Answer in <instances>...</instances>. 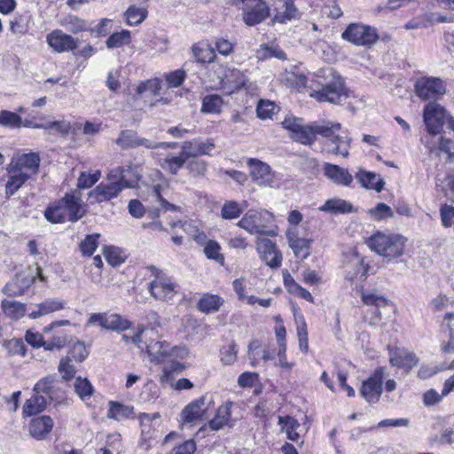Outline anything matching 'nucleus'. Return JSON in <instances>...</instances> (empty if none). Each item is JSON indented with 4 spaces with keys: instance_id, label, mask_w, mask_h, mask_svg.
<instances>
[{
    "instance_id": "nucleus-1",
    "label": "nucleus",
    "mask_w": 454,
    "mask_h": 454,
    "mask_svg": "<svg viewBox=\"0 0 454 454\" xmlns=\"http://www.w3.org/2000/svg\"><path fill=\"white\" fill-rule=\"evenodd\" d=\"M40 165L39 153L29 152L14 154L5 167L7 177L4 184L5 197L11 198L29 180L37 176Z\"/></svg>"
},
{
    "instance_id": "nucleus-2",
    "label": "nucleus",
    "mask_w": 454,
    "mask_h": 454,
    "mask_svg": "<svg viewBox=\"0 0 454 454\" xmlns=\"http://www.w3.org/2000/svg\"><path fill=\"white\" fill-rule=\"evenodd\" d=\"M88 213V206L76 192H68L63 197L51 201L43 211L44 218L52 224L76 223Z\"/></svg>"
},
{
    "instance_id": "nucleus-3",
    "label": "nucleus",
    "mask_w": 454,
    "mask_h": 454,
    "mask_svg": "<svg viewBox=\"0 0 454 454\" xmlns=\"http://www.w3.org/2000/svg\"><path fill=\"white\" fill-rule=\"evenodd\" d=\"M215 148L214 141L210 138L205 141L200 138H193L182 144L181 153L178 155H174L170 153H160L157 163L166 173L176 176L185 166L186 161L191 157L210 155Z\"/></svg>"
},
{
    "instance_id": "nucleus-4",
    "label": "nucleus",
    "mask_w": 454,
    "mask_h": 454,
    "mask_svg": "<svg viewBox=\"0 0 454 454\" xmlns=\"http://www.w3.org/2000/svg\"><path fill=\"white\" fill-rule=\"evenodd\" d=\"M317 76L323 81L317 82L320 88L313 90L310 92V97L317 102L338 105L348 98V90L343 78L333 68H323L317 72Z\"/></svg>"
},
{
    "instance_id": "nucleus-5",
    "label": "nucleus",
    "mask_w": 454,
    "mask_h": 454,
    "mask_svg": "<svg viewBox=\"0 0 454 454\" xmlns=\"http://www.w3.org/2000/svg\"><path fill=\"white\" fill-rule=\"evenodd\" d=\"M145 269V278L149 280L147 290L154 300L168 302L176 296L180 286L172 276L154 265H148Z\"/></svg>"
},
{
    "instance_id": "nucleus-6",
    "label": "nucleus",
    "mask_w": 454,
    "mask_h": 454,
    "mask_svg": "<svg viewBox=\"0 0 454 454\" xmlns=\"http://www.w3.org/2000/svg\"><path fill=\"white\" fill-rule=\"evenodd\" d=\"M407 239L396 233L377 231L366 240V245L379 255L389 258L402 256Z\"/></svg>"
},
{
    "instance_id": "nucleus-7",
    "label": "nucleus",
    "mask_w": 454,
    "mask_h": 454,
    "mask_svg": "<svg viewBox=\"0 0 454 454\" xmlns=\"http://www.w3.org/2000/svg\"><path fill=\"white\" fill-rule=\"evenodd\" d=\"M46 42L50 48L57 53L72 51L75 57L83 59L90 58L96 51L90 44L78 50V40L61 29H54L49 33L46 36Z\"/></svg>"
},
{
    "instance_id": "nucleus-8",
    "label": "nucleus",
    "mask_w": 454,
    "mask_h": 454,
    "mask_svg": "<svg viewBox=\"0 0 454 454\" xmlns=\"http://www.w3.org/2000/svg\"><path fill=\"white\" fill-rule=\"evenodd\" d=\"M315 136H321L325 138L333 137L331 142V148L329 152L336 155H341L347 158L349 154V139L344 138L340 136H335L336 132L340 131L341 124L338 121H332L329 120H321L313 121Z\"/></svg>"
},
{
    "instance_id": "nucleus-9",
    "label": "nucleus",
    "mask_w": 454,
    "mask_h": 454,
    "mask_svg": "<svg viewBox=\"0 0 454 454\" xmlns=\"http://www.w3.org/2000/svg\"><path fill=\"white\" fill-rule=\"evenodd\" d=\"M341 37L356 46L371 47L379 40V34L374 27L363 23H350L342 32Z\"/></svg>"
},
{
    "instance_id": "nucleus-10",
    "label": "nucleus",
    "mask_w": 454,
    "mask_h": 454,
    "mask_svg": "<svg viewBox=\"0 0 454 454\" xmlns=\"http://www.w3.org/2000/svg\"><path fill=\"white\" fill-rule=\"evenodd\" d=\"M414 90L421 100L435 101L447 93V84L440 77L425 75L415 81Z\"/></svg>"
},
{
    "instance_id": "nucleus-11",
    "label": "nucleus",
    "mask_w": 454,
    "mask_h": 454,
    "mask_svg": "<svg viewBox=\"0 0 454 454\" xmlns=\"http://www.w3.org/2000/svg\"><path fill=\"white\" fill-rule=\"evenodd\" d=\"M147 352L154 364H162L170 358L184 360L188 356V350L184 346H171L166 340L151 343L147 346Z\"/></svg>"
},
{
    "instance_id": "nucleus-12",
    "label": "nucleus",
    "mask_w": 454,
    "mask_h": 454,
    "mask_svg": "<svg viewBox=\"0 0 454 454\" xmlns=\"http://www.w3.org/2000/svg\"><path fill=\"white\" fill-rule=\"evenodd\" d=\"M281 124L284 129L291 131L292 138L298 143L311 145L316 141L313 121L305 125L301 118L288 117Z\"/></svg>"
},
{
    "instance_id": "nucleus-13",
    "label": "nucleus",
    "mask_w": 454,
    "mask_h": 454,
    "mask_svg": "<svg viewBox=\"0 0 454 454\" xmlns=\"http://www.w3.org/2000/svg\"><path fill=\"white\" fill-rule=\"evenodd\" d=\"M448 114V111L440 104L435 102L427 104L423 111V120L427 131L433 135L442 133Z\"/></svg>"
},
{
    "instance_id": "nucleus-14",
    "label": "nucleus",
    "mask_w": 454,
    "mask_h": 454,
    "mask_svg": "<svg viewBox=\"0 0 454 454\" xmlns=\"http://www.w3.org/2000/svg\"><path fill=\"white\" fill-rule=\"evenodd\" d=\"M385 374L383 367H378L372 375L362 383L359 393L370 403H375L382 394V383Z\"/></svg>"
},
{
    "instance_id": "nucleus-15",
    "label": "nucleus",
    "mask_w": 454,
    "mask_h": 454,
    "mask_svg": "<svg viewBox=\"0 0 454 454\" xmlns=\"http://www.w3.org/2000/svg\"><path fill=\"white\" fill-rule=\"evenodd\" d=\"M127 188V184H121L117 179L112 177L111 172L107 174L106 182L98 184L91 192V196L98 203L109 201L117 198Z\"/></svg>"
},
{
    "instance_id": "nucleus-16",
    "label": "nucleus",
    "mask_w": 454,
    "mask_h": 454,
    "mask_svg": "<svg viewBox=\"0 0 454 454\" xmlns=\"http://www.w3.org/2000/svg\"><path fill=\"white\" fill-rule=\"evenodd\" d=\"M245 74L236 68L228 69L219 82V90L225 96H231L246 86Z\"/></svg>"
},
{
    "instance_id": "nucleus-17",
    "label": "nucleus",
    "mask_w": 454,
    "mask_h": 454,
    "mask_svg": "<svg viewBox=\"0 0 454 454\" xmlns=\"http://www.w3.org/2000/svg\"><path fill=\"white\" fill-rule=\"evenodd\" d=\"M257 251L261 253L262 259L270 268H278L282 262V254L278 250L276 243L269 239H260L257 236Z\"/></svg>"
},
{
    "instance_id": "nucleus-18",
    "label": "nucleus",
    "mask_w": 454,
    "mask_h": 454,
    "mask_svg": "<svg viewBox=\"0 0 454 454\" xmlns=\"http://www.w3.org/2000/svg\"><path fill=\"white\" fill-rule=\"evenodd\" d=\"M54 427V421L49 415H41L32 419L28 424L30 435L38 441L47 438Z\"/></svg>"
},
{
    "instance_id": "nucleus-19",
    "label": "nucleus",
    "mask_w": 454,
    "mask_h": 454,
    "mask_svg": "<svg viewBox=\"0 0 454 454\" xmlns=\"http://www.w3.org/2000/svg\"><path fill=\"white\" fill-rule=\"evenodd\" d=\"M115 143L123 149L136 148L139 146H144L148 149H155L156 146L154 142L144 137H137V132L129 129L121 130Z\"/></svg>"
},
{
    "instance_id": "nucleus-20",
    "label": "nucleus",
    "mask_w": 454,
    "mask_h": 454,
    "mask_svg": "<svg viewBox=\"0 0 454 454\" xmlns=\"http://www.w3.org/2000/svg\"><path fill=\"white\" fill-rule=\"evenodd\" d=\"M110 172L114 179H117L123 185L127 184V188L135 187L141 179V175L130 164L119 166Z\"/></svg>"
},
{
    "instance_id": "nucleus-21",
    "label": "nucleus",
    "mask_w": 454,
    "mask_h": 454,
    "mask_svg": "<svg viewBox=\"0 0 454 454\" xmlns=\"http://www.w3.org/2000/svg\"><path fill=\"white\" fill-rule=\"evenodd\" d=\"M286 239L288 240V245L295 256L306 259L309 255L311 240L305 238H300L295 227L287 230Z\"/></svg>"
},
{
    "instance_id": "nucleus-22",
    "label": "nucleus",
    "mask_w": 454,
    "mask_h": 454,
    "mask_svg": "<svg viewBox=\"0 0 454 454\" xmlns=\"http://www.w3.org/2000/svg\"><path fill=\"white\" fill-rule=\"evenodd\" d=\"M324 175L336 184L350 186L353 183V176L348 169L332 163H325L323 167Z\"/></svg>"
},
{
    "instance_id": "nucleus-23",
    "label": "nucleus",
    "mask_w": 454,
    "mask_h": 454,
    "mask_svg": "<svg viewBox=\"0 0 454 454\" xmlns=\"http://www.w3.org/2000/svg\"><path fill=\"white\" fill-rule=\"evenodd\" d=\"M233 402L227 401L220 405L215 413L213 419H211L207 427L213 431H218L223 428L225 426H229L231 421V408Z\"/></svg>"
},
{
    "instance_id": "nucleus-24",
    "label": "nucleus",
    "mask_w": 454,
    "mask_h": 454,
    "mask_svg": "<svg viewBox=\"0 0 454 454\" xmlns=\"http://www.w3.org/2000/svg\"><path fill=\"white\" fill-rule=\"evenodd\" d=\"M389 363L395 367L411 371L418 364L419 358L411 351L404 348H397L391 353Z\"/></svg>"
},
{
    "instance_id": "nucleus-25",
    "label": "nucleus",
    "mask_w": 454,
    "mask_h": 454,
    "mask_svg": "<svg viewBox=\"0 0 454 454\" xmlns=\"http://www.w3.org/2000/svg\"><path fill=\"white\" fill-rule=\"evenodd\" d=\"M224 304V300L218 294L204 293L196 304V309L203 314H213L220 310Z\"/></svg>"
},
{
    "instance_id": "nucleus-26",
    "label": "nucleus",
    "mask_w": 454,
    "mask_h": 454,
    "mask_svg": "<svg viewBox=\"0 0 454 454\" xmlns=\"http://www.w3.org/2000/svg\"><path fill=\"white\" fill-rule=\"evenodd\" d=\"M58 380L54 376L49 375L40 379L34 386L33 392L46 397V401H53L58 395Z\"/></svg>"
},
{
    "instance_id": "nucleus-27",
    "label": "nucleus",
    "mask_w": 454,
    "mask_h": 454,
    "mask_svg": "<svg viewBox=\"0 0 454 454\" xmlns=\"http://www.w3.org/2000/svg\"><path fill=\"white\" fill-rule=\"evenodd\" d=\"M0 126L9 129L40 128V125L35 124L31 120L23 121L18 113L9 110H0Z\"/></svg>"
},
{
    "instance_id": "nucleus-28",
    "label": "nucleus",
    "mask_w": 454,
    "mask_h": 454,
    "mask_svg": "<svg viewBox=\"0 0 454 454\" xmlns=\"http://www.w3.org/2000/svg\"><path fill=\"white\" fill-rule=\"evenodd\" d=\"M145 3L137 4H130L123 12L125 23L128 26L135 27L142 24L148 17V4Z\"/></svg>"
},
{
    "instance_id": "nucleus-29",
    "label": "nucleus",
    "mask_w": 454,
    "mask_h": 454,
    "mask_svg": "<svg viewBox=\"0 0 454 454\" xmlns=\"http://www.w3.org/2000/svg\"><path fill=\"white\" fill-rule=\"evenodd\" d=\"M106 417L110 419L121 421L135 419L136 414L132 405H126L118 401H109Z\"/></svg>"
},
{
    "instance_id": "nucleus-30",
    "label": "nucleus",
    "mask_w": 454,
    "mask_h": 454,
    "mask_svg": "<svg viewBox=\"0 0 454 454\" xmlns=\"http://www.w3.org/2000/svg\"><path fill=\"white\" fill-rule=\"evenodd\" d=\"M257 234L269 237L277 236L278 228L275 223V216L268 210H261L257 213Z\"/></svg>"
},
{
    "instance_id": "nucleus-31",
    "label": "nucleus",
    "mask_w": 454,
    "mask_h": 454,
    "mask_svg": "<svg viewBox=\"0 0 454 454\" xmlns=\"http://www.w3.org/2000/svg\"><path fill=\"white\" fill-rule=\"evenodd\" d=\"M205 413V397L201 396L188 403L182 411L181 416L184 423H193L202 419Z\"/></svg>"
},
{
    "instance_id": "nucleus-32",
    "label": "nucleus",
    "mask_w": 454,
    "mask_h": 454,
    "mask_svg": "<svg viewBox=\"0 0 454 454\" xmlns=\"http://www.w3.org/2000/svg\"><path fill=\"white\" fill-rule=\"evenodd\" d=\"M47 403L46 397L33 392L32 396L27 399L23 404L22 416L28 418L38 415L46 409Z\"/></svg>"
},
{
    "instance_id": "nucleus-33",
    "label": "nucleus",
    "mask_w": 454,
    "mask_h": 454,
    "mask_svg": "<svg viewBox=\"0 0 454 454\" xmlns=\"http://www.w3.org/2000/svg\"><path fill=\"white\" fill-rule=\"evenodd\" d=\"M257 186L278 188V182L275 172L265 162L257 160Z\"/></svg>"
},
{
    "instance_id": "nucleus-34",
    "label": "nucleus",
    "mask_w": 454,
    "mask_h": 454,
    "mask_svg": "<svg viewBox=\"0 0 454 454\" xmlns=\"http://www.w3.org/2000/svg\"><path fill=\"white\" fill-rule=\"evenodd\" d=\"M197 62L201 64L213 63L216 58L215 50L207 42H198L192 47Z\"/></svg>"
},
{
    "instance_id": "nucleus-35",
    "label": "nucleus",
    "mask_w": 454,
    "mask_h": 454,
    "mask_svg": "<svg viewBox=\"0 0 454 454\" xmlns=\"http://www.w3.org/2000/svg\"><path fill=\"white\" fill-rule=\"evenodd\" d=\"M321 212L331 214H348L356 212L353 205L342 199L333 198L327 200L324 205L318 208Z\"/></svg>"
},
{
    "instance_id": "nucleus-36",
    "label": "nucleus",
    "mask_w": 454,
    "mask_h": 454,
    "mask_svg": "<svg viewBox=\"0 0 454 454\" xmlns=\"http://www.w3.org/2000/svg\"><path fill=\"white\" fill-rule=\"evenodd\" d=\"M224 101L222 96L207 94L201 98L200 113L218 115L222 113Z\"/></svg>"
},
{
    "instance_id": "nucleus-37",
    "label": "nucleus",
    "mask_w": 454,
    "mask_h": 454,
    "mask_svg": "<svg viewBox=\"0 0 454 454\" xmlns=\"http://www.w3.org/2000/svg\"><path fill=\"white\" fill-rule=\"evenodd\" d=\"M1 309L4 315L12 320H19L22 318L27 312L26 304L6 299L1 301Z\"/></svg>"
},
{
    "instance_id": "nucleus-38",
    "label": "nucleus",
    "mask_w": 454,
    "mask_h": 454,
    "mask_svg": "<svg viewBox=\"0 0 454 454\" xmlns=\"http://www.w3.org/2000/svg\"><path fill=\"white\" fill-rule=\"evenodd\" d=\"M185 369L186 365L180 358H173L169 361V364L162 369V373L159 378L160 383L173 385L175 373H181Z\"/></svg>"
},
{
    "instance_id": "nucleus-39",
    "label": "nucleus",
    "mask_w": 454,
    "mask_h": 454,
    "mask_svg": "<svg viewBox=\"0 0 454 454\" xmlns=\"http://www.w3.org/2000/svg\"><path fill=\"white\" fill-rule=\"evenodd\" d=\"M356 177L361 183L362 186L366 189L375 190L378 192L383 190L385 182L381 178L377 179V175L373 172L359 170Z\"/></svg>"
},
{
    "instance_id": "nucleus-40",
    "label": "nucleus",
    "mask_w": 454,
    "mask_h": 454,
    "mask_svg": "<svg viewBox=\"0 0 454 454\" xmlns=\"http://www.w3.org/2000/svg\"><path fill=\"white\" fill-rule=\"evenodd\" d=\"M61 25L74 35L90 30V24L86 20L73 14L67 15L62 20Z\"/></svg>"
},
{
    "instance_id": "nucleus-41",
    "label": "nucleus",
    "mask_w": 454,
    "mask_h": 454,
    "mask_svg": "<svg viewBox=\"0 0 454 454\" xmlns=\"http://www.w3.org/2000/svg\"><path fill=\"white\" fill-rule=\"evenodd\" d=\"M45 129H53L62 137H70L74 144H76L74 122L66 121H54L49 122Z\"/></svg>"
},
{
    "instance_id": "nucleus-42",
    "label": "nucleus",
    "mask_w": 454,
    "mask_h": 454,
    "mask_svg": "<svg viewBox=\"0 0 454 454\" xmlns=\"http://www.w3.org/2000/svg\"><path fill=\"white\" fill-rule=\"evenodd\" d=\"M132 41L131 32L128 29L114 32L106 40L107 49H117L130 44Z\"/></svg>"
},
{
    "instance_id": "nucleus-43",
    "label": "nucleus",
    "mask_w": 454,
    "mask_h": 454,
    "mask_svg": "<svg viewBox=\"0 0 454 454\" xmlns=\"http://www.w3.org/2000/svg\"><path fill=\"white\" fill-rule=\"evenodd\" d=\"M268 59H277L279 60H286V53L279 48L278 45L274 43L261 44L257 49V59L263 60Z\"/></svg>"
},
{
    "instance_id": "nucleus-44",
    "label": "nucleus",
    "mask_w": 454,
    "mask_h": 454,
    "mask_svg": "<svg viewBox=\"0 0 454 454\" xmlns=\"http://www.w3.org/2000/svg\"><path fill=\"white\" fill-rule=\"evenodd\" d=\"M230 3L243 10V20L247 26L255 25V0H230Z\"/></svg>"
},
{
    "instance_id": "nucleus-45",
    "label": "nucleus",
    "mask_w": 454,
    "mask_h": 454,
    "mask_svg": "<svg viewBox=\"0 0 454 454\" xmlns=\"http://www.w3.org/2000/svg\"><path fill=\"white\" fill-rule=\"evenodd\" d=\"M280 108L274 101L260 99L257 102V118L262 121L273 120V116L279 112Z\"/></svg>"
},
{
    "instance_id": "nucleus-46",
    "label": "nucleus",
    "mask_w": 454,
    "mask_h": 454,
    "mask_svg": "<svg viewBox=\"0 0 454 454\" xmlns=\"http://www.w3.org/2000/svg\"><path fill=\"white\" fill-rule=\"evenodd\" d=\"M65 302L59 300L47 299L38 305V309L30 314V317L36 318L64 309Z\"/></svg>"
},
{
    "instance_id": "nucleus-47",
    "label": "nucleus",
    "mask_w": 454,
    "mask_h": 454,
    "mask_svg": "<svg viewBox=\"0 0 454 454\" xmlns=\"http://www.w3.org/2000/svg\"><path fill=\"white\" fill-rule=\"evenodd\" d=\"M101 235L99 233L88 234L79 244V250L82 256L90 257L99 245V239Z\"/></svg>"
},
{
    "instance_id": "nucleus-48",
    "label": "nucleus",
    "mask_w": 454,
    "mask_h": 454,
    "mask_svg": "<svg viewBox=\"0 0 454 454\" xmlns=\"http://www.w3.org/2000/svg\"><path fill=\"white\" fill-rule=\"evenodd\" d=\"M278 424L281 426L282 431L286 432L287 438L291 441L296 442L299 438L297 429L300 427V423L297 419L290 417H279Z\"/></svg>"
},
{
    "instance_id": "nucleus-49",
    "label": "nucleus",
    "mask_w": 454,
    "mask_h": 454,
    "mask_svg": "<svg viewBox=\"0 0 454 454\" xmlns=\"http://www.w3.org/2000/svg\"><path fill=\"white\" fill-rule=\"evenodd\" d=\"M106 322V330L115 331L118 333L124 332L129 329L132 325L131 322L128 318L117 313L108 314Z\"/></svg>"
},
{
    "instance_id": "nucleus-50",
    "label": "nucleus",
    "mask_w": 454,
    "mask_h": 454,
    "mask_svg": "<svg viewBox=\"0 0 454 454\" xmlns=\"http://www.w3.org/2000/svg\"><path fill=\"white\" fill-rule=\"evenodd\" d=\"M75 127V138L78 141L79 133L82 132L84 136L93 137L102 130V121H86L84 123L74 121Z\"/></svg>"
},
{
    "instance_id": "nucleus-51",
    "label": "nucleus",
    "mask_w": 454,
    "mask_h": 454,
    "mask_svg": "<svg viewBox=\"0 0 454 454\" xmlns=\"http://www.w3.org/2000/svg\"><path fill=\"white\" fill-rule=\"evenodd\" d=\"M20 276H15L11 281L7 282L3 288L4 294L8 296H21L29 287V284H21Z\"/></svg>"
},
{
    "instance_id": "nucleus-52",
    "label": "nucleus",
    "mask_w": 454,
    "mask_h": 454,
    "mask_svg": "<svg viewBox=\"0 0 454 454\" xmlns=\"http://www.w3.org/2000/svg\"><path fill=\"white\" fill-rule=\"evenodd\" d=\"M204 254L207 259L213 260L220 265L224 264L225 257L221 253V246L217 241L208 239L204 247Z\"/></svg>"
},
{
    "instance_id": "nucleus-53",
    "label": "nucleus",
    "mask_w": 454,
    "mask_h": 454,
    "mask_svg": "<svg viewBox=\"0 0 454 454\" xmlns=\"http://www.w3.org/2000/svg\"><path fill=\"white\" fill-rule=\"evenodd\" d=\"M163 190H164L163 185H161L160 184H154L151 188V194L155 199V200L160 204L161 208L164 209L165 211L179 212L181 210L180 207H178L173 203H170L167 200L164 199L163 194H162Z\"/></svg>"
},
{
    "instance_id": "nucleus-54",
    "label": "nucleus",
    "mask_w": 454,
    "mask_h": 454,
    "mask_svg": "<svg viewBox=\"0 0 454 454\" xmlns=\"http://www.w3.org/2000/svg\"><path fill=\"white\" fill-rule=\"evenodd\" d=\"M89 356V350L86 348L83 341L76 340L71 344L68 348L67 355L66 356H70L71 360H74L78 363L83 362Z\"/></svg>"
},
{
    "instance_id": "nucleus-55",
    "label": "nucleus",
    "mask_w": 454,
    "mask_h": 454,
    "mask_svg": "<svg viewBox=\"0 0 454 454\" xmlns=\"http://www.w3.org/2000/svg\"><path fill=\"white\" fill-rule=\"evenodd\" d=\"M161 90V80L159 78L147 79L141 82L136 89V93L141 95L146 91H150L152 96L155 97Z\"/></svg>"
},
{
    "instance_id": "nucleus-56",
    "label": "nucleus",
    "mask_w": 454,
    "mask_h": 454,
    "mask_svg": "<svg viewBox=\"0 0 454 454\" xmlns=\"http://www.w3.org/2000/svg\"><path fill=\"white\" fill-rule=\"evenodd\" d=\"M200 157L192 156L185 163L186 168L193 176H202L207 170V163Z\"/></svg>"
},
{
    "instance_id": "nucleus-57",
    "label": "nucleus",
    "mask_w": 454,
    "mask_h": 454,
    "mask_svg": "<svg viewBox=\"0 0 454 454\" xmlns=\"http://www.w3.org/2000/svg\"><path fill=\"white\" fill-rule=\"evenodd\" d=\"M67 343V335L64 331H57L52 336L46 340L45 350L53 351L60 350L66 347Z\"/></svg>"
},
{
    "instance_id": "nucleus-58",
    "label": "nucleus",
    "mask_w": 454,
    "mask_h": 454,
    "mask_svg": "<svg viewBox=\"0 0 454 454\" xmlns=\"http://www.w3.org/2000/svg\"><path fill=\"white\" fill-rule=\"evenodd\" d=\"M74 391L82 400H85L92 395L94 388L88 379L77 377L74 382Z\"/></svg>"
},
{
    "instance_id": "nucleus-59",
    "label": "nucleus",
    "mask_w": 454,
    "mask_h": 454,
    "mask_svg": "<svg viewBox=\"0 0 454 454\" xmlns=\"http://www.w3.org/2000/svg\"><path fill=\"white\" fill-rule=\"evenodd\" d=\"M237 345L231 341L220 348L221 362L225 365H231L237 360Z\"/></svg>"
},
{
    "instance_id": "nucleus-60",
    "label": "nucleus",
    "mask_w": 454,
    "mask_h": 454,
    "mask_svg": "<svg viewBox=\"0 0 454 454\" xmlns=\"http://www.w3.org/2000/svg\"><path fill=\"white\" fill-rule=\"evenodd\" d=\"M5 348L11 356L24 357L27 356V348L22 339L13 338L4 343Z\"/></svg>"
},
{
    "instance_id": "nucleus-61",
    "label": "nucleus",
    "mask_w": 454,
    "mask_h": 454,
    "mask_svg": "<svg viewBox=\"0 0 454 454\" xmlns=\"http://www.w3.org/2000/svg\"><path fill=\"white\" fill-rule=\"evenodd\" d=\"M232 286L239 300L247 301V302L251 305L255 303V297L254 295L248 296L247 294V280L245 278L235 279Z\"/></svg>"
},
{
    "instance_id": "nucleus-62",
    "label": "nucleus",
    "mask_w": 454,
    "mask_h": 454,
    "mask_svg": "<svg viewBox=\"0 0 454 454\" xmlns=\"http://www.w3.org/2000/svg\"><path fill=\"white\" fill-rule=\"evenodd\" d=\"M368 213L371 217L376 221L394 216V212L391 207L383 202H380L374 207L369 209Z\"/></svg>"
},
{
    "instance_id": "nucleus-63",
    "label": "nucleus",
    "mask_w": 454,
    "mask_h": 454,
    "mask_svg": "<svg viewBox=\"0 0 454 454\" xmlns=\"http://www.w3.org/2000/svg\"><path fill=\"white\" fill-rule=\"evenodd\" d=\"M70 356L62 357L59 364V372L65 381H70L76 373L75 367L71 364Z\"/></svg>"
},
{
    "instance_id": "nucleus-64",
    "label": "nucleus",
    "mask_w": 454,
    "mask_h": 454,
    "mask_svg": "<svg viewBox=\"0 0 454 454\" xmlns=\"http://www.w3.org/2000/svg\"><path fill=\"white\" fill-rule=\"evenodd\" d=\"M242 214V209L236 201H226L221 209V215L223 219H236Z\"/></svg>"
}]
</instances>
